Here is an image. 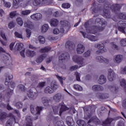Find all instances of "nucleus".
Instances as JSON below:
<instances>
[{
	"label": "nucleus",
	"mask_w": 126,
	"mask_h": 126,
	"mask_svg": "<svg viewBox=\"0 0 126 126\" xmlns=\"http://www.w3.org/2000/svg\"><path fill=\"white\" fill-rule=\"evenodd\" d=\"M98 1L99 3L103 4V12L102 16L104 18H111V12L110 11L111 9L112 12L117 14L118 12H120L123 5L122 4H113L111 6V5H110L109 2H107V0H98Z\"/></svg>",
	"instance_id": "obj_1"
},
{
	"label": "nucleus",
	"mask_w": 126,
	"mask_h": 126,
	"mask_svg": "<svg viewBox=\"0 0 126 126\" xmlns=\"http://www.w3.org/2000/svg\"><path fill=\"white\" fill-rule=\"evenodd\" d=\"M84 26L86 28L87 33H90V34H96L97 32H101L104 30V28L96 26L89 27V21L85 22Z\"/></svg>",
	"instance_id": "obj_2"
},
{
	"label": "nucleus",
	"mask_w": 126,
	"mask_h": 126,
	"mask_svg": "<svg viewBox=\"0 0 126 126\" xmlns=\"http://www.w3.org/2000/svg\"><path fill=\"white\" fill-rule=\"evenodd\" d=\"M5 76L6 77L4 83L5 85H10L11 88H13V89H14V88L15 87V83L11 82L13 78V76L12 74L8 75V73H6L5 74Z\"/></svg>",
	"instance_id": "obj_3"
},
{
	"label": "nucleus",
	"mask_w": 126,
	"mask_h": 126,
	"mask_svg": "<svg viewBox=\"0 0 126 126\" xmlns=\"http://www.w3.org/2000/svg\"><path fill=\"white\" fill-rule=\"evenodd\" d=\"M72 60L74 63L79 64V67H81V66H83V65H85L86 64L85 63H84V59L81 56H78L75 55L73 56Z\"/></svg>",
	"instance_id": "obj_4"
},
{
	"label": "nucleus",
	"mask_w": 126,
	"mask_h": 126,
	"mask_svg": "<svg viewBox=\"0 0 126 126\" xmlns=\"http://www.w3.org/2000/svg\"><path fill=\"white\" fill-rule=\"evenodd\" d=\"M91 9L92 11V13L93 14H95L96 13H98L99 11H101V9H103L102 6L99 4H96L95 2H94L92 4Z\"/></svg>",
	"instance_id": "obj_5"
},
{
	"label": "nucleus",
	"mask_w": 126,
	"mask_h": 126,
	"mask_svg": "<svg viewBox=\"0 0 126 126\" xmlns=\"http://www.w3.org/2000/svg\"><path fill=\"white\" fill-rule=\"evenodd\" d=\"M119 119H122V117L118 116L114 118H107L105 121L103 122V126H111V124L113 121H118Z\"/></svg>",
	"instance_id": "obj_6"
},
{
	"label": "nucleus",
	"mask_w": 126,
	"mask_h": 126,
	"mask_svg": "<svg viewBox=\"0 0 126 126\" xmlns=\"http://www.w3.org/2000/svg\"><path fill=\"white\" fill-rule=\"evenodd\" d=\"M118 29L120 32L122 33H126L125 29L126 27V21H120L117 23Z\"/></svg>",
	"instance_id": "obj_7"
},
{
	"label": "nucleus",
	"mask_w": 126,
	"mask_h": 126,
	"mask_svg": "<svg viewBox=\"0 0 126 126\" xmlns=\"http://www.w3.org/2000/svg\"><path fill=\"white\" fill-rule=\"evenodd\" d=\"M70 58V56H69V54L67 52H64L59 56V62L61 63H63V61H65V60H69Z\"/></svg>",
	"instance_id": "obj_8"
},
{
	"label": "nucleus",
	"mask_w": 126,
	"mask_h": 126,
	"mask_svg": "<svg viewBox=\"0 0 126 126\" xmlns=\"http://www.w3.org/2000/svg\"><path fill=\"white\" fill-rule=\"evenodd\" d=\"M30 109L31 112L32 114H33V115L35 114H36V115H40L41 114V111L43 110V107L37 106L36 108V110H35V108H34V106H33V105H31Z\"/></svg>",
	"instance_id": "obj_9"
},
{
	"label": "nucleus",
	"mask_w": 126,
	"mask_h": 126,
	"mask_svg": "<svg viewBox=\"0 0 126 126\" xmlns=\"http://www.w3.org/2000/svg\"><path fill=\"white\" fill-rule=\"evenodd\" d=\"M108 71L107 78L109 81H113L116 79V73L111 68L109 69Z\"/></svg>",
	"instance_id": "obj_10"
},
{
	"label": "nucleus",
	"mask_w": 126,
	"mask_h": 126,
	"mask_svg": "<svg viewBox=\"0 0 126 126\" xmlns=\"http://www.w3.org/2000/svg\"><path fill=\"white\" fill-rule=\"evenodd\" d=\"M60 24L61 25V27L59 30L60 32L63 33H64V28L68 27V24H67V22L66 21H61L60 22Z\"/></svg>",
	"instance_id": "obj_11"
},
{
	"label": "nucleus",
	"mask_w": 126,
	"mask_h": 126,
	"mask_svg": "<svg viewBox=\"0 0 126 126\" xmlns=\"http://www.w3.org/2000/svg\"><path fill=\"white\" fill-rule=\"evenodd\" d=\"M95 23H96V24H101V25H102V26L103 27H100L104 28V29H105V27L107 26V22L103 18L101 19V18H97L95 19Z\"/></svg>",
	"instance_id": "obj_12"
},
{
	"label": "nucleus",
	"mask_w": 126,
	"mask_h": 126,
	"mask_svg": "<svg viewBox=\"0 0 126 126\" xmlns=\"http://www.w3.org/2000/svg\"><path fill=\"white\" fill-rule=\"evenodd\" d=\"M0 35L1 37H2L3 40L4 41H2L1 39H0V42L3 45V46H6V37L5 36V34L3 32H2V28H0Z\"/></svg>",
	"instance_id": "obj_13"
},
{
	"label": "nucleus",
	"mask_w": 126,
	"mask_h": 126,
	"mask_svg": "<svg viewBox=\"0 0 126 126\" xmlns=\"http://www.w3.org/2000/svg\"><path fill=\"white\" fill-rule=\"evenodd\" d=\"M28 94V96L30 99H32V100H35L36 98H37V96H38V94L35 92H33L31 91H30Z\"/></svg>",
	"instance_id": "obj_14"
},
{
	"label": "nucleus",
	"mask_w": 126,
	"mask_h": 126,
	"mask_svg": "<svg viewBox=\"0 0 126 126\" xmlns=\"http://www.w3.org/2000/svg\"><path fill=\"white\" fill-rule=\"evenodd\" d=\"M84 50H85V47H84V46H83V45L81 44H78L77 47V54H79V55L82 54L84 52Z\"/></svg>",
	"instance_id": "obj_15"
},
{
	"label": "nucleus",
	"mask_w": 126,
	"mask_h": 126,
	"mask_svg": "<svg viewBox=\"0 0 126 126\" xmlns=\"http://www.w3.org/2000/svg\"><path fill=\"white\" fill-rule=\"evenodd\" d=\"M65 46L66 49H68V50H69V51H70V50H73V47H75V45H74V44H73V43H72V42L70 41H68L66 42Z\"/></svg>",
	"instance_id": "obj_16"
},
{
	"label": "nucleus",
	"mask_w": 126,
	"mask_h": 126,
	"mask_svg": "<svg viewBox=\"0 0 126 126\" xmlns=\"http://www.w3.org/2000/svg\"><path fill=\"white\" fill-rule=\"evenodd\" d=\"M31 18L33 20H40L42 19V14L41 13H35L31 16Z\"/></svg>",
	"instance_id": "obj_17"
},
{
	"label": "nucleus",
	"mask_w": 126,
	"mask_h": 126,
	"mask_svg": "<svg viewBox=\"0 0 126 126\" xmlns=\"http://www.w3.org/2000/svg\"><path fill=\"white\" fill-rule=\"evenodd\" d=\"M26 55L27 57L29 58H33L34 56H36V52L34 51H31L29 49L26 50Z\"/></svg>",
	"instance_id": "obj_18"
},
{
	"label": "nucleus",
	"mask_w": 126,
	"mask_h": 126,
	"mask_svg": "<svg viewBox=\"0 0 126 126\" xmlns=\"http://www.w3.org/2000/svg\"><path fill=\"white\" fill-rule=\"evenodd\" d=\"M96 60L98 61L99 63H104L108 64L109 63V60L103 58L102 56H97L96 57Z\"/></svg>",
	"instance_id": "obj_19"
},
{
	"label": "nucleus",
	"mask_w": 126,
	"mask_h": 126,
	"mask_svg": "<svg viewBox=\"0 0 126 126\" xmlns=\"http://www.w3.org/2000/svg\"><path fill=\"white\" fill-rule=\"evenodd\" d=\"M62 98H63L62 94L61 93H57L53 96V100L55 102H59L62 100Z\"/></svg>",
	"instance_id": "obj_20"
},
{
	"label": "nucleus",
	"mask_w": 126,
	"mask_h": 126,
	"mask_svg": "<svg viewBox=\"0 0 126 126\" xmlns=\"http://www.w3.org/2000/svg\"><path fill=\"white\" fill-rule=\"evenodd\" d=\"M59 106H61L60 110L59 111L60 116H62V114H63V112L69 110V108L67 107H66V106L64 105L62 103H60Z\"/></svg>",
	"instance_id": "obj_21"
},
{
	"label": "nucleus",
	"mask_w": 126,
	"mask_h": 126,
	"mask_svg": "<svg viewBox=\"0 0 126 126\" xmlns=\"http://www.w3.org/2000/svg\"><path fill=\"white\" fill-rule=\"evenodd\" d=\"M50 23L52 27H57L59 25V20L57 19H52Z\"/></svg>",
	"instance_id": "obj_22"
},
{
	"label": "nucleus",
	"mask_w": 126,
	"mask_h": 126,
	"mask_svg": "<svg viewBox=\"0 0 126 126\" xmlns=\"http://www.w3.org/2000/svg\"><path fill=\"white\" fill-rule=\"evenodd\" d=\"M92 89L94 91H103L104 88L102 86L95 85L93 86Z\"/></svg>",
	"instance_id": "obj_23"
},
{
	"label": "nucleus",
	"mask_w": 126,
	"mask_h": 126,
	"mask_svg": "<svg viewBox=\"0 0 126 126\" xmlns=\"http://www.w3.org/2000/svg\"><path fill=\"white\" fill-rule=\"evenodd\" d=\"M42 102L43 105L46 107H49L50 106V103H51V100H48L47 97H43L41 98Z\"/></svg>",
	"instance_id": "obj_24"
},
{
	"label": "nucleus",
	"mask_w": 126,
	"mask_h": 126,
	"mask_svg": "<svg viewBox=\"0 0 126 126\" xmlns=\"http://www.w3.org/2000/svg\"><path fill=\"white\" fill-rule=\"evenodd\" d=\"M106 77H105V76L103 75H101L99 78L98 79V84L102 85L104 84V83H106Z\"/></svg>",
	"instance_id": "obj_25"
},
{
	"label": "nucleus",
	"mask_w": 126,
	"mask_h": 126,
	"mask_svg": "<svg viewBox=\"0 0 126 126\" xmlns=\"http://www.w3.org/2000/svg\"><path fill=\"white\" fill-rule=\"evenodd\" d=\"M47 58V55L42 54L38 58L36 59V62L37 63H40L41 62L44 61V59Z\"/></svg>",
	"instance_id": "obj_26"
},
{
	"label": "nucleus",
	"mask_w": 126,
	"mask_h": 126,
	"mask_svg": "<svg viewBox=\"0 0 126 126\" xmlns=\"http://www.w3.org/2000/svg\"><path fill=\"white\" fill-rule=\"evenodd\" d=\"M97 96L99 99H108L109 96L106 94L97 93Z\"/></svg>",
	"instance_id": "obj_27"
},
{
	"label": "nucleus",
	"mask_w": 126,
	"mask_h": 126,
	"mask_svg": "<svg viewBox=\"0 0 126 126\" xmlns=\"http://www.w3.org/2000/svg\"><path fill=\"white\" fill-rule=\"evenodd\" d=\"M8 117L7 113L5 112H2L0 114V121H2L5 120Z\"/></svg>",
	"instance_id": "obj_28"
},
{
	"label": "nucleus",
	"mask_w": 126,
	"mask_h": 126,
	"mask_svg": "<svg viewBox=\"0 0 126 126\" xmlns=\"http://www.w3.org/2000/svg\"><path fill=\"white\" fill-rule=\"evenodd\" d=\"M88 39L90 40V41H92V42L95 41H98L99 40V38H98V37L92 35H88L87 36Z\"/></svg>",
	"instance_id": "obj_29"
},
{
	"label": "nucleus",
	"mask_w": 126,
	"mask_h": 126,
	"mask_svg": "<svg viewBox=\"0 0 126 126\" xmlns=\"http://www.w3.org/2000/svg\"><path fill=\"white\" fill-rule=\"evenodd\" d=\"M73 121V119L70 116L67 117L66 119V122L67 125L68 126H73L72 123L71 122Z\"/></svg>",
	"instance_id": "obj_30"
},
{
	"label": "nucleus",
	"mask_w": 126,
	"mask_h": 126,
	"mask_svg": "<svg viewBox=\"0 0 126 126\" xmlns=\"http://www.w3.org/2000/svg\"><path fill=\"white\" fill-rule=\"evenodd\" d=\"M51 47H45L43 48L40 49L39 50L40 53H41L42 54L44 53H48L51 51Z\"/></svg>",
	"instance_id": "obj_31"
},
{
	"label": "nucleus",
	"mask_w": 126,
	"mask_h": 126,
	"mask_svg": "<svg viewBox=\"0 0 126 126\" xmlns=\"http://www.w3.org/2000/svg\"><path fill=\"white\" fill-rule=\"evenodd\" d=\"M123 61V56L117 55L115 58V62L117 63H120Z\"/></svg>",
	"instance_id": "obj_32"
},
{
	"label": "nucleus",
	"mask_w": 126,
	"mask_h": 126,
	"mask_svg": "<svg viewBox=\"0 0 126 126\" xmlns=\"http://www.w3.org/2000/svg\"><path fill=\"white\" fill-rule=\"evenodd\" d=\"M44 92L45 93H49V94H52V93H54V90L52 87L48 86L44 89Z\"/></svg>",
	"instance_id": "obj_33"
},
{
	"label": "nucleus",
	"mask_w": 126,
	"mask_h": 126,
	"mask_svg": "<svg viewBox=\"0 0 126 126\" xmlns=\"http://www.w3.org/2000/svg\"><path fill=\"white\" fill-rule=\"evenodd\" d=\"M6 95L7 96V98H10V96L13 94V90L9 89V86H8V88L6 90Z\"/></svg>",
	"instance_id": "obj_34"
},
{
	"label": "nucleus",
	"mask_w": 126,
	"mask_h": 126,
	"mask_svg": "<svg viewBox=\"0 0 126 126\" xmlns=\"http://www.w3.org/2000/svg\"><path fill=\"white\" fill-rule=\"evenodd\" d=\"M24 46L23 43H19L16 44L15 48L18 51H21V50H23L24 49Z\"/></svg>",
	"instance_id": "obj_35"
},
{
	"label": "nucleus",
	"mask_w": 126,
	"mask_h": 126,
	"mask_svg": "<svg viewBox=\"0 0 126 126\" xmlns=\"http://www.w3.org/2000/svg\"><path fill=\"white\" fill-rule=\"evenodd\" d=\"M26 120L28 121L26 126H33V123H32L31 116H28V117H27Z\"/></svg>",
	"instance_id": "obj_36"
},
{
	"label": "nucleus",
	"mask_w": 126,
	"mask_h": 126,
	"mask_svg": "<svg viewBox=\"0 0 126 126\" xmlns=\"http://www.w3.org/2000/svg\"><path fill=\"white\" fill-rule=\"evenodd\" d=\"M48 29H49V25L48 24H44L41 27L42 33H46Z\"/></svg>",
	"instance_id": "obj_37"
},
{
	"label": "nucleus",
	"mask_w": 126,
	"mask_h": 126,
	"mask_svg": "<svg viewBox=\"0 0 126 126\" xmlns=\"http://www.w3.org/2000/svg\"><path fill=\"white\" fill-rule=\"evenodd\" d=\"M56 76L57 78L58 79V80L60 81L62 86L63 87V81L65 80V78H63V77L60 76L58 75H56Z\"/></svg>",
	"instance_id": "obj_38"
},
{
	"label": "nucleus",
	"mask_w": 126,
	"mask_h": 126,
	"mask_svg": "<svg viewBox=\"0 0 126 126\" xmlns=\"http://www.w3.org/2000/svg\"><path fill=\"white\" fill-rule=\"evenodd\" d=\"M94 47L95 48H98V50H106L105 45L103 43L101 44H95Z\"/></svg>",
	"instance_id": "obj_39"
},
{
	"label": "nucleus",
	"mask_w": 126,
	"mask_h": 126,
	"mask_svg": "<svg viewBox=\"0 0 126 126\" xmlns=\"http://www.w3.org/2000/svg\"><path fill=\"white\" fill-rule=\"evenodd\" d=\"M45 85H46V82H39L37 85L36 88H39L40 89H42V88H43L44 87Z\"/></svg>",
	"instance_id": "obj_40"
},
{
	"label": "nucleus",
	"mask_w": 126,
	"mask_h": 126,
	"mask_svg": "<svg viewBox=\"0 0 126 126\" xmlns=\"http://www.w3.org/2000/svg\"><path fill=\"white\" fill-rule=\"evenodd\" d=\"M120 84L122 87H124V90H125V92L126 93V82L125 79H122L121 81L120 82Z\"/></svg>",
	"instance_id": "obj_41"
},
{
	"label": "nucleus",
	"mask_w": 126,
	"mask_h": 126,
	"mask_svg": "<svg viewBox=\"0 0 126 126\" xmlns=\"http://www.w3.org/2000/svg\"><path fill=\"white\" fill-rule=\"evenodd\" d=\"M74 89L75 90H77V91H82L83 89L82 88V87L80 86L79 85H74L73 86Z\"/></svg>",
	"instance_id": "obj_42"
},
{
	"label": "nucleus",
	"mask_w": 126,
	"mask_h": 126,
	"mask_svg": "<svg viewBox=\"0 0 126 126\" xmlns=\"http://www.w3.org/2000/svg\"><path fill=\"white\" fill-rule=\"evenodd\" d=\"M119 17L120 19L126 20V13H120L119 14Z\"/></svg>",
	"instance_id": "obj_43"
},
{
	"label": "nucleus",
	"mask_w": 126,
	"mask_h": 126,
	"mask_svg": "<svg viewBox=\"0 0 126 126\" xmlns=\"http://www.w3.org/2000/svg\"><path fill=\"white\" fill-rule=\"evenodd\" d=\"M18 14L17 13V11H13L10 13L9 16L10 18H13V17H15V16H17Z\"/></svg>",
	"instance_id": "obj_44"
},
{
	"label": "nucleus",
	"mask_w": 126,
	"mask_h": 126,
	"mask_svg": "<svg viewBox=\"0 0 126 126\" xmlns=\"http://www.w3.org/2000/svg\"><path fill=\"white\" fill-rule=\"evenodd\" d=\"M59 86H58V85L56 83H52L51 84V87L52 88V90H53L54 92L55 91V90H57V89L59 88Z\"/></svg>",
	"instance_id": "obj_45"
},
{
	"label": "nucleus",
	"mask_w": 126,
	"mask_h": 126,
	"mask_svg": "<svg viewBox=\"0 0 126 126\" xmlns=\"http://www.w3.org/2000/svg\"><path fill=\"white\" fill-rule=\"evenodd\" d=\"M38 40L40 44H45L46 39H45V37H44V36H39L38 37Z\"/></svg>",
	"instance_id": "obj_46"
},
{
	"label": "nucleus",
	"mask_w": 126,
	"mask_h": 126,
	"mask_svg": "<svg viewBox=\"0 0 126 126\" xmlns=\"http://www.w3.org/2000/svg\"><path fill=\"white\" fill-rule=\"evenodd\" d=\"M18 88L19 89L20 91H22V92H25V91L26 90L25 86L23 85H19L18 86Z\"/></svg>",
	"instance_id": "obj_47"
},
{
	"label": "nucleus",
	"mask_w": 126,
	"mask_h": 126,
	"mask_svg": "<svg viewBox=\"0 0 126 126\" xmlns=\"http://www.w3.org/2000/svg\"><path fill=\"white\" fill-rule=\"evenodd\" d=\"M77 124L79 126H85V121L82 120H79L77 121Z\"/></svg>",
	"instance_id": "obj_48"
},
{
	"label": "nucleus",
	"mask_w": 126,
	"mask_h": 126,
	"mask_svg": "<svg viewBox=\"0 0 126 126\" xmlns=\"http://www.w3.org/2000/svg\"><path fill=\"white\" fill-rule=\"evenodd\" d=\"M52 109L55 115H58L59 113V106H52Z\"/></svg>",
	"instance_id": "obj_49"
},
{
	"label": "nucleus",
	"mask_w": 126,
	"mask_h": 126,
	"mask_svg": "<svg viewBox=\"0 0 126 126\" xmlns=\"http://www.w3.org/2000/svg\"><path fill=\"white\" fill-rule=\"evenodd\" d=\"M17 23L20 25V26H22L23 25V21L21 18H18L16 20Z\"/></svg>",
	"instance_id": "obj_50"
},
{
	"label": "nucleus",
	"mask_w": 126,
	"mask_h": 126,
	"mask_svg": "<svg viewBox=\"0 0 126 126\" xmlns=\"http://www.w3.org/2000/svg\"><path fill=\"white\" fill-rule=\"evenodd\" d=\"M31 13V10H25L22 11V14L23 15H28V14H30Z\"/></svg>",
	"instance_id": "obj_51"
},
{
	"label": "nucleus",
	"mask_w": 126,
	"mask_h": 126,
	"mask_svg": "<svg viewBox=\"0 0 126 126\" xmlns=\"http://www.w3.org/2000/svg\"><path fill=\"white\" fill-rule=\"evenodd\" d=\"M109 88L112 89V90H114L115 93L119 92V87L117 86H110L109 87Z\"/></svg>",
	"instance_id": "obj_52"
},
{
	"label": "nucleus",
	"mask_w": 126,
	"mask_h": 126,
	"mask_svg": "<svg viewBox=\"0 0 126 126\" xmlns=\"http://www.w3.org/2000/svg\"><path fill=\"white\" fill-rule=\"evenodd\" d=\"M63 8H69L70 7V4L68 3H63L62 4Z\"/></svg>",
	"instance_id": "obj_53"
},
{
	"label": "nucleus",
	"mask_w": 126,
	"mask_h": 126,
	"mask_svg": "<svg viewBox=\"0 0 126 126\" xmlns=\"http://www.w3.org/2000/svg\"><path fill=\"white\" fill-rule=\"evenodd\" d=\"M120 45L122 47H126V39H122L120 41Z\"/></svg>",
	"instance_id": "obj_54"
},
{
	"label": "nucleus",
	"mask_w": 126,
	"mask_h": 126,
	"mask_svg": "<svg viewBox=\"0 0 126 126\" xmlns=\"http://www.w3.org/2000/svg\"><path fill=\"white\" fill-rule=\"evenodd\" d=\"M23 106V104L20 102L16 103L15 106L17 107V109H21Z\"/></svg>",
	"instance_id": "obj_55"
},
{
	"label": "nucleus",
	"mask_w": 126,
	"mask_h": 126,
	"mask_svg": "<svg viewBox=\"0 0 126 126\" xmlns=\"http://www.w3.org/2000/svg\"><path fill=\"white\" fill-rule=\"evenodd\" d=\"M14 35L16 38H19L20 39H22V34L19 33L17 32H15L14 33Z\"/></svg>",
	"instance_id": "obj_56"
},
{
	"label": "nucleus",
	"mask_w": 126,
	"mask_h": 126,
	"mask_svg": "<svg viewBox=\"0 0 126 126\" xmlns=\"http://www.w3.org/2000/svg\"><path fill=\"white\" fill-rule=\"evenodd\" d=\"M24 26L25 27H26L27 28H31V27H32V24H31V23H28V22H25L24 24Z\"/></svg>",
	"instance_id": "obj_57"
},
{
	"label": "nucleus",
	"mask_w": 126,
	"mask_h": 126,
	"mask_svg": "<svg viewBox=\"0 0 126 126\" xmlns=\"http://www.w3.org/2000/svg\"><path fill=\"white\" fill-rule=\"evenodd\" d=\"M26 32L27 38H30V36H31V31L28 29H26Z\"/></svg>",
	"instance_id": "obj_58"
},
{
	"label": "nucleus",
	"mask_w": 126,
	"mask_h": 126,
	"mask_svg": "<svg viewBox=\"0 0 126 126\" xmlns=\"http://www.w3.org/2000/svg\"><path fill=\"white\" fill-rule=\"evenodd\" d=\"M41 3V0H34L33 2V4L35 6H37V5H39Z\"/></svg>",
	"instance_id": "obj_59"
},
{
	"label": "nucleus",
	"mask_w": 126,
	"mask_h": 126,
	"mask_svg": "<svg viewBox=\"0 0 126 126\" xmlns=\"http://www.w3.org/2000/svg\"><path fill=\"white\" fill-rule=\"evenodd\" d=\"M12 119H8L7 121V123L6 124V126H12Z\"/></svg>",
	"instance_id": "obj_60"
},
{
	"label": "nucleus",
	"mask_w": 126,
	"mask_h": 126,
	"mask_svg": "<svg viewBox=\"0 0 126 126\" xmlns=\"http://www.w3.org/2000/svg\"><path fill=\"white\" fill-rule=\"evenodd\" d=\"M15 26V25L14 24V22H10L8 25V28H9V29L13 28Z\"/></svg>",
	"instance_id": "obj_61"
},
{
	"label": "nucleus",
	"mask_w": 126,
	"mask_h": 126,
	"mask_svg": "<svg viewBox=\"0 0 126 126\" xmlns=\"http://www.w3.org/2000/svg\"><path fill=\"white\" fill-rule=\"evenodd\" d=\"M3 5L5 7H7L8 8H9V7L11 6V4L10 3V2H4Z\"/></svg>",
	"instance_id": "obj_62"
},
{
	"label": "nucleus",
	"mask_w": 126,
	"mask_h": 126,
	"mask_svg": "<svg viewBox=\"0 0 126 126\" xmlns=\"http://www.w3.org/2000/svg\"><path fill=\"white\" fill-rule=\"evenodd\" d=\"M78 68V65H75L70 67V70H71V71H73V70H76Z\"/></svg>",
	"instance_id": "obj_63"
},
{
	"label": "nucleus",
	"mask_w": 126,
	"mask_h": 126,
	"mask_svg": "<svg viewBox=\"0 0 126 126\" xmlns=\"http://www.w3.org/2000/svg\"><path fill=\"white\" fill-rule=\"evenodd\" d=\"M121 73L122 74H126V66L121 68Z\"/></svg>",
	"instance_id": "obj_64"
}]
</instances>
